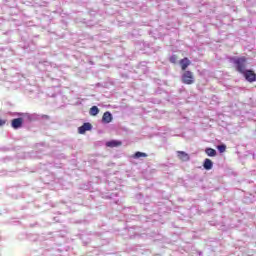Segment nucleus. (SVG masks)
Returning <instances> with one entry per match:
<instances>
[{"label": "nucleus", "instance_id": "7", "mask_svg": "<svg viewBox=\"0 0 256 256\" xmlns=\"http://www.w3.org/2000/svg\"><path fill=\"white\" fill-rule=\"evenodd\" d=\"M177 157L178 159H180V161L184 162H187L191 159V157H189V154H187L185 151H177Z\"/></svg>", "mask_w": 256, "mask_h": 256}, {"label": "nucleus", "instance_id": "3", "mask_svg": "<svg viewBox=\"0 0 256 256\" xmlns=\"http://www.w3.org/2000/svg\"><path fill=\"white\" fill-rule=\"evenodd\" d=\"M244 76V79L248 81V83H255L256 81V73L253 70H244L241 73Z\"/></svg>", "mask_w": 256, "mask_h": 256}, {"label": "nucleus", "instance_id": "4", "mask_svg": "<svg viewBox=\"0 0 256 256\" xmlns=\"http://www.w3.org/2000/svg\"><path fill=\"white\" fill-rule=\"evenodd\" d=\"M179 65L182 69V71H187V67H189V65H191V60H189V58L184 57L179 61Z\"/></svg>", "mask_w": 256, "mask_h": 256}, {"label": "nucleus", "instance_id": "6", "mask_svg": "<svg viewBox=\"0 0 256 256\" xmlns=\"http://www.w3.org/2000/svg\"><path fill=\"white\" fill-rule=\"evenodd\" d=\"M91 129V123H84L82 126L78 128V133H80V135H84L86 131H91Z\"/></svg>", "mask_w": 256, "mask_h": 256}, {"label": "nucleus", "instance_id": "17", "mask_svg": "<svg viewBox=\"0 0 256 256\" xmlns=\"http://www.w3.org/2000/svg\"><path fill=\"white\" fill-rule=\"evenodd\" d=\"M44 117H45V119H49V116H47V115H45Z\"/></svg>", "mask_w": 256, "mask_h": 256}, {"label": "nucleus", "instance_id": "13", "mask_svg": "<svg viewBox=\"0 0 256 256\" xmlns=\"http://www.w3.org/2000/svg\"><path fill=\"white\" fill-rule=\"evenodd\" d=\"M169 61H170V63H173V65H175L177 63V61H179V56L174 54V55L170 56Z\"/></svg>", "mask_w": 256, "mask_h": 256}, {"label": "nucleus", "instance_id": "8", "mask_svg": "<svg viewBox=\"0 0 256 256\" xmlns=\"http://www.w3.org/2000/svg\"><path fill=\"white\" fill-rule=\"evenodd\" d=\"M111 121H113V115L109 111L105 112L102 116V122L111 123Z\"/></svg>", "mask_w": 256, "mask_h": 256}, {"label": "nucleus", "instance_id": "10", "mask_svg": "<svg viewBox=\"0 0 256 256\" xmlns=\"http://www.w3.org/2000/svg\"><path fill=\"white\" fill-rule=\"evenodd\" d=\"M122 142L121 141H117V140H112V141H108L106 142V147H121Z\"/></svg>", "mask_w": 256, "mask_h": 256}, {"label": "nucleus", "instance_id": "1", "mask_svg": "<svg viewBox=\"0 0 256 256\" xmlns=\"http://www.w3.org/2000/svg\"><path fill=\"white\" fill-rule=\"evenodd\" d=\"M231 61H233L238 73H243L244 71H246L245 68L247 67V57L241 56L237 58H232Z\"/></svg>", "mask_w": 256, "mask_h": 256}, {"label": "nucleus", "instance_id": "14", "mask_svg": "<svg viewBox=\"0 0 256 256\" xmlns=\"http://www.w3.org/2000/svg\"><path fill=\"white\" fill-rule=\"evenodd\" d=\"M133 157H134V159H139V158H141V157H147V153H144V152H136Z\"/></svg>", "mask_w": 256, "mask_h": 256}, {"label": "nucleus", "instance_id": "12", "mask_svg": "<svg viewBox=\"0 0 256 256\" xmlns=\"http://www.w3.org/2000/svg\"><path fill=\"white\" fill-rule=\"evenodd\" d=\"M89 113H90V115H91L92 117H95V116L99 115V108H98L97 106H92V107L90 108Z\"/></svg>", "mask_w": 256, "mask_h": 256}, {"label": "nucleus", "instance_id": "15", "mask_svg": "<svg viewBox=\"0 0 256 256\" xmlns=\"http://www.w3.org/2000/svg\"><path fill=\"white\" fill-rule=\"evenodd\" d=\"M217 149L220 153H225L226 149H227V146L225 145H219L217 146Z\"/></svg>", "mask_w": 256, "mask_h": 256}, {"label": "nucleus", "instance_id": "11", "mask_svg": "<svg viewBox=\"0 0 256 256\" xmlns=\"http://www.w3.org/2000/svg\"><path fill=\"white\" fill-rule=\"evenodd\" d=\"M205 153L208 157H215L217 155V151L213 148H206Z\"/></svg>", "mask_w": 256, "mask_h": 256}, {"label": "nucleus", "instance_id": "9", "mask_svg": "<svg viewBox=\"0 0 256 256\" xmlns=\"http://www.w3.org/2000/svg\"><path fill=\"white\" fill-rule=\"evenodd\" d=\"M203 167L206 169V171H211V169H213V161H211L209 158H206L204 160Z\"/></svg>", "mask_w": 256, "mask_h": 256}, {"label": "nucleus", "instance_id": "16", "mask_svg": "<svg viewBox=\"0 0 256 256\" xmlns=\"http://www.w3.org/2000/svg\"><path fill=\"white\" fill-rule=\"evenodd\" d=\"M5 123H7L6 120H1V119H0V127H3V125H5Z\"/></svg>", "mask_w": 256, "mask_h": 256}, {"label": "nucleus", "instance_id": "2", "mask_svg": "<svg viewBox=\"0 0 256 256\" xmlns=\"http://www.w3.org/2000/svg\"><path fill=\"white\" fill-rule=\"evenodd\" d=\"M181 81L184 85H193L195 83V74L190 70H185L182 73Z\"/></svg>", "mask_w": 256, "mask_h": 256}, {"label": "nucleus", "instance_id": "5", "mask_svg": "<svg viewBox=\"0 0 256 256\" xmlns=\"http://www.w3.org/2000/svg\"><path fill=\"white\" fill-rule=\"evenodd\" d=\"M11 125L13 129H21L23 127V118H15L12 120Z\"/></svg>", "mask_w": 256, "mask_h": 256}]
</instances>
